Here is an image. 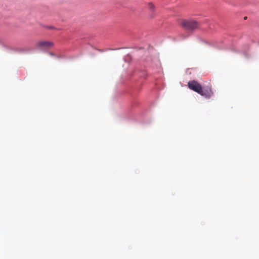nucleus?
I'll return each mask as SVG.
<instances>
[{
  "instance_id": "1",
  "label": "nucleus",
  "mask_w": 259,
  "mask_h": 259,
  "mask_svg": "<svg viewBox=\"0 0 259 259\" xmlns=\"http://www.w3.org/2000/svg\"><path fill=\"white\" fill-rule=\"evenodd\" d=\"M188 88L198 94L201 93L202 91V86L195 80L189 81L188 83Z\"/></svg>"
},
{
  "instance_id": "2",
  "label": "nucleus",
  "mask_w": 259,
  "mask_h": 259,
  "mask_svg": "<svg viewBox=\"0 0 259 259\" xmlns=\"http://www.w3.org/2000/svg\"><path fill=\"white\" fill-rule=\"evenodd\" d=\"M182 26L184 27L185 29L187 30H194L196 29L198 26V23L196 21H184L182 23Z\"/></svg>"
},
{
  "instance_id": "3",
  "label": "nucleus",
  "mask_w": 259,
  "mask_h": 259,
  "mask_svg": "<svg viewBox=\"0 0 259 259\" xmlns=\"http://www.w3.org/2000/svg\"><path fill=\"white\" fill-rule=\"evenodd\" d=\"M199 94L206 98H210L213 96V93L210 86H206L203 88L202 87L201 93Z\"/></svg>"
},
{
  "instance_id": "4",
  "label": "nucleus",
  "mask_w": 259,
  "mask_h": 259,
  "mask_svg": "<svg viewBox=\"0 0 259 259\" xmlns=\"http://www.w3.org/2000/svg\"><path fill=\"white\" fill-rule=\"evenodd\" d=\"M54 44L49 41H39L37 43V46L42 49H48L53 47Z\"/></svg>"
},
{
  "instance_id": "5",
  "label": "nucleus",
  "mask_w": 259,
  "mask_h": 259,
  "mask_svg": "<svg viewBox=\"0 0 259 259\" xmlns=\"http://www.w3.org/2000/svg\"><path fill=\"white\" fill-rule=\"evenodd\" d=\"M148 7L150 10V11H154L155 7L152 3H149L148 4Z\"/></svg>"
},
{
  "instance_id": "6",
  "label": "nucleus",
  "mask_w": 259,
  "mask_h": 259,
  "mask_svg": "<svg viewBox=\"0 0 259 259\" xmlns=\"http://www.w3.org/2000/svg\"><path fill=\"white\" fill-rule=\"evenodd\" d=\"M155 16H156V14L155 13L154 11H151V14L149 15V17L150 19H153L155 17Z\"/></svg>"
},
{
  "instance_id": "7",
  "label": "nucleus",
  "mask_w": 259,
  "mask_h": 259,
  "mask_svg": "<svg viewBox=\"0 0 259 259\" xmlns=\"http://www.w3.org/2000/svg\"><path fill=\"white\" fill-rule=\"evenodd\" d=\"M47 28H49V29H53V28H53V27H52V26H49V27H48Z\"/></svg>"
},
{
  "instance_id": "8",
  "label": "nucleus",
  "mask_w": 259,
  "mask_h": 259,
  "mask_svg": "<svg viewBox=\"0 0 259 259\" xmlns=\"http://www.w3.org/2000/svg\"><path fill=\"white\" fill-rule=\"evenodd\" d=\"M246 19H247L246 17H245L244 18V20H246Z\"/></svg>"
}]
</instances>
